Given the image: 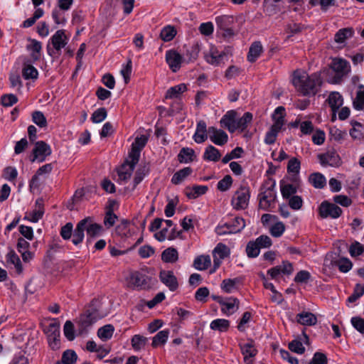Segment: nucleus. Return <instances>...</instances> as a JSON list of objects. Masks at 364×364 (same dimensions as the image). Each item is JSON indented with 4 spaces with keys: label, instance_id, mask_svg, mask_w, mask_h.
I'll return each instance as SVG.
<instances>
[{
    "label": "nucleus",
    "instance_id": "obj_1",
    "mask_svg": "<svg viewBox=\"0 0 364 364\" xmlns=\"http://www.w3.org/2000/svg\"><path fill=\"white\" fill-rule=\"evenodd\" d=\"M293 85L303 95H315L318 88L322 84L319 73H315L311 75L296 71L292 80Z\"/></svg>",
    "mask_w": 364,
    "mask_h": 364
},
{
    "label": "nucleus",
    "instance_id": "obj_2",
    "mask_svg": "<svg viewBox=\"0 0 364 364\" xmlns=\"http://www.w3.org/2000/svg\"><path fill=\"white\" fill-rule=\"evenodd\" d=\"M99 308V301L93 300L90 308L80 316L78 321V332L80 334L86 332L87 328L97 320L106 316V314L100 311Z\"/></svg>",
    "mask_w": 364,
    "mask_h": 364
},
{
    "label": "nucleus",
    "instance_id": "obj_3",
    "mask_svg": "<svg viewBox=\"0 0 364 364\" xmlns=\"http://www.w3.org/2000/svg\"><path fill=\"white\" fill-rule=\"evenodd\" d=\"M330 70L326 71V80L331 84H340L343 78L350 71L349 63L341 58H334L331 65Z\"/></svg>",
    "mask_w": 364,
    "mask_h": 364
},
{
    "label": "nucleus",
    "instance_id": "obj_4",
    "mask_svg": "<svg viewBox=\"0 0 364 364\" xmlns=\"http://www.w3.org/2000/svg\"><path fill=\"white\" fill-rule=\"evenodd\" d=\"M215 23L218 31L225 39H230L235 35L232 28L235 23V18L232 16L222 15L215 18Z\"/></svg>",
    "mask_w": 364,
    "mask_h": 364
},
{
    "label": "nucleus",
    "instance_id": "obj_5",
    "mask_svg": "<svg viewBox=\"0 0 364 364\" xmlns=\"http://www.w3.org/2000/svg\"><path fill=\"white\" fill-rule=\"evenodd\" d=\"M250 198V188L247 186H240L235 192L231 204L235 210H245L247 208Z\"/></svg>",
    "mask_w": 364,
    "mask_h": 364
},
{
    "label": "nucleus",
    "instance_id": "obj_6",
    "mask_svg": "<svg viewBox=\"0 0 364 364\" xmlns=\"http://www.w3.org/2000/svg\"><path fill=\"white\" fill-rule=\"evenodd\" d=\"M44 331L47 335L50 348L53 350H59L60 348V323L55 320L45 328Z\"/></svg>",
    "mask_w": 364,
    "mask_h": 364
},
{
    "label": "nucleus",
    "instance_id": "obj_7",
    "mask_svg": "<svg viewBox=\"0 0 364 364\" xmlns=\"http://www.w3.org/2000/svg\"><path fill=\"white\" fill-rule=\"evenodd\" d=\"M129 287L132 289H145L149 286V278L148 276L140 272H131L127 278Z\"/></svg>",
    "mask_w": 364,
    "mask_h": 364
},
{
    "label": "nucleus",
    "instance_id": "obj_8",
    "mask_svg": "<svg viewBox=\"0 0 364 364\" xmlns=\"http://www.w3.org/2000/svg\"><path fill=\"white\" fill-rule=\"evenodd\" d=\"M319 215L322 218H338L342 214V209L334 203L326 200L322 202L318 207Z\"/></svg>",
    "mask_w": 364,
    "mask_h": 364
},
{
    "label": "nucleus",
    "instance_id": "obj_9",
    "mask_svg": "<svg viewBox=\"0 0 364 364\" xmlns=\"http://www.w3.org/2000/svg\"><path fill=\"white\" fill-rule=\"evenodd\" d=\"M275 184L272 183L269 187L267 188L264 191L261 192L259 195V208L267 210L274 203L276 200V193L274 192Z\"/></svg>",
    "mask_w": 364,
    "mask_h": 364
},
{
    "label": "nucleus",
    "instance_id": "obj_10",
    "mask_svg": "<svg viewBox=\"0 0 364 364\" xmlns=\"http://www.w3.org/2000/svg\"><path fill=\"white\" fill-rule=\"evenodd\" d=\"M51 154V149L48 144L43 141H37L35 144V147L33 149L32 156L31 161L34 162L36 161L41 163L45 161L46 156Z\"/></svg>",
    "mask_w": 364,
    "mask_h": 364
},
{
    "label": "nucleus",
    "instance_id": "obj_11",
    "mask_svg": "<svg viewBox=\"0 0 364 364\" xmlns=\"http://www.w3.org/2000/svg\"><path fill=\"white\" fill-rule=\"evenodd\" d=\"M184 59L176 50L171 49L166 52V61L169 68L173 73H176L181 67Z\"/></svg>",
    "mask_w": 364,
    "mask_h": 364
},
{
    "label": "nucleus",
    "instance_id": "obj_12",
    "mask_svg": "<svg viewBox=\"0 0 364 364\" xmlns=\"http://www.w3.org/2000/svg\"><path fill=\"white\" fill-rule=\"evenodd\" d=\"M208 134L212 142L218 146H223L228 140V134L222 129H218L214 127L208 129Z\"/></svg>",
    "mask_w": 364,
    "mask_h": 364
},
{
    "label": "nucleus",
    "instance_id": "obj_13",
    "mask_svg": "<svg viewBox=\"0 0 364 364\" xmlns=\"http://www.w3.org/2000/svg\"><path fill=\"white\" fill-rule=\"evenodd\" d=\"M159 278L161 282L165 284L171 291L177 289L178 283L177 278L172 271L162 270L160 272Z\"/></svg>",
    "mask_w": 364,
    "mask_h": 364
},
{
    "label": "nucleus",
    "instance_id": "obj_14",
    "mask_svg": "<svg viewBox=\"0 0 364 364\" xmlns=\"http://www.w3.org/2000/svg\"><path fill=\"white\" fill-rule=\"evenodd\" d=\"M236 117L237 112L235 110H230L220 119L222 127L228 129L230 132H234L236 130Z\"/></svg>",
    "mask_w": 364,
    "mask_h": 364
},
{
    "label": "nucleus",
    "instance_id": "obj_15",
    "mask_svg": "<svg viewBox=\"0 0 364 364\" xmlns=\"http://www.w3.org/2000/svg\"><path fill=\"white\" fill-rule=\"evenodd\" d=\"M240 348L242 355H244V361L247 364H252L253 358L256 355L257 350L255 348L252 341L244 344H240Z\"/></svg>",
    "mask_w": 364,
    "mask_h": 364
},
{
    "label": "nucleus",
    "instance_id": "obj_16",
    "mask_svg": "<svg viewBox=\"0 0 364 364\" xmlns=\"http://www.w3.org/2000/svg\"><path fill=\"white\" fill-rule=\"evenodd\" d=\"M218 303L222 305L221 311L226 315H230L238 309L240 301L236 298L230 297L227 301L218 300Z\"/></svg>",
    "mask_w": 364,
    "mask_h": 364
},
{
    "label": "nucleus",
    "instance_id": "obj_17",
    "mask_svg": "<svg viewBox=\"0 0 364 364\" xmlns=\"http://www.w3.org/2000/svg\"><path fill=\"white\" fill-rule=\"evenodd\" d=\"M53 169V166L51 164H45L43 166H42L41 167H40L36 174L34 176H33L31 180V182H30V188L31 189H33V188H38L40 186V183H39V176H42V175H44V174H48L51 172Z\"/></svg>",
    "mask_w": 364,
    "mask_h": 364
},
{
    "label": "nucleus",
    "instance_id": "obj_18",
    "mask_svg": "<svg viewBox=\"0 0 364 364\" xmlns=\"http://www.w3.org/2000/svg\"><path fill=\"white\" fill-rule=\"evenodd\" d=\"M231 229L230 230H225L223 228H218L219 235H227L240 232L245 227V222L242 218L236 217L234 220L230 223Z\"/></svg>",
    "mask_w": 364,
    "mask_h": 364
},
{
    "label": "nucleus",
    "instance_id": "obj_19",
    "mask_svg": "<svg viewBox=\"0 0 364 364\" xmlns=\"http://www.w3.org/2000/svg\"><path fill=\"white\" fill-rule=\"evenodd\" d=\"M87 220H80L76 225L75 229L73 231L72 242L75 245L80 244L84 239V232L86 231V223Z\"/></svg>",
    "mask_w": 364,
    "mask_h": 364
},
{
    "label": "nucleus",
    "instance_id": "obj_20",
    "mask_svg": "<svg viewBox=\"0 0 364 364\" xmlns=\"http://www.w3.org/2000/svg\"><path fill=\"white\" fill-rule=\"evenodd\" d=\"M51 43L55 50L59 51L67 44V37L63 30H58L51 38Z\"/></svg>",
    "mask_w": 364,
    "mask_h": 364
},
{
    "label": "nucleus",
    "instance_id": "obj_21",
    "mask_svg": "<svg viewBox=\"0 0 364 364\" xmlns=\"http://www.w3.org/2000/svg\"><path fill=\"white\" fill-rule=\"evenodd\" d=\"M208 139V129L206 123L201 120L197 124L196 130L193 135L194 141L198 144L204 142Z\"/></svg>",
    "mask_w": 364,
    "mask_h": 364
},
{
    "label": "nucleus",
    "instance_id": "obj_22",
    "mask_svg": "<svg viewBox=\"0 0 364 364\" xmlns=\"http://www.w3.org/2000/svg\"><path fill=\"white\" fill-rule=\"evenodd\" d=\"M318 159L322 166H338L340 161L338 155L335 152L320 154Z\"/></svg>",
    "mask_w": 364,
    "mask_h": 364
},
{
    "label": "nucleus",
    "instance_id": "obj_23",
    "mask_svg": "<svg viewBox=\"0 0 364 364\" xmlns=\"http://www.w3.org/2000/svg\"><path fill=\"white\" fill-rule=\"evenodd\" d=\"M328 102L330 105V107L332 109V111L333 112V116L332 117V119L334 120L336 118V112L337 109H339L340 107L342 106L343 100L341 96V95L338 92H331L328 98Z\"/></svg>",
    "mask_w": 364,
    "mask_h": 364
},
{
    "label": "nucleus",
    "instance_id": "obj_24",
    "mask_svg": "<svg viewBox=\"0 0 364 364\" xmlns=\"http://www.w3.org/2000/svg\"><path fill=\"white\" fill-rule=\"evenodd\" d=\"M84 220H87L85 228L87 236L90 237H95L98 236L102 231V226L94 223L93 219L90 217L85 218Z\"/></svg>",
    "mask_w": 364,
    "mask_h": 364
},
{
    "label": "nucleus",
    "instance_id": "obj_25",
    "mask_svg": "<svg viewBox=\"0 0 364 364\" xmlns=\"http://www.w3.org/2000/svg\"><path fill=\"white\" fill-rule=\"evenodd\" d=\"M297 321L303 326H314L317 323V318L311 312L304 311L297 315Z\"/></svg>",
    "mask_w": 364,
    "mask_h": 364
},
{
    "label": "nucleus",
    "instance_id": "obj_26",
    "mask_svg": "<svg viewBox=\"0 0 364 364\" xmlns=\"http://www.w3.org/2000/svg\"><path fill=\"white\" fill-rule=\"evenodd\" d=\"M354 31L353 28H344L339 29L334 36V41L337 43H343L346 39L351 38L353 36Z\"/></svg>",
    "mask_w": 364,
    "mask_h": 364
},
{
    "label": "nucleus",
    "instance_id": "obj_27",
    "mask_svg": "<svg viewBox=\"0 0 364 364\" xmlns=\"http://www.w3.org/2000/svg\"><path fill=\"white\" fill-rule=\"evenodd\" d=\"M134 169V167L124 162L117 171L119 181L127 182L130 178Z\"/></svg>",
    "mask_w": 364,
    "mask_h": 364
},
{
    "label": "nucleus",
    "instance_id": "obj_28",
    "mask_svg": "<svg viewBox=\"0 0 364 364\" xmlns=\"http://www.w3.org/2000/svg\"><path fill=\"white\" fill-rule=\"evenodd\" d=\"M43 200L41 199H38L36 201V209L31 214V217L28 218L26 216L24 219H28L33 223H36L43 217Z\"/></svg>",
    "mask_w": 364,
    "mask_h": 364
},
{
    "label": "nucleus",
    "instance_id": "obj_29",
    "mask_svg": "<svg viewBox=\"0 0 364 364\" xmlns=\"http://www.w3.org/2000/svg\"><path fill=\"white\" fill-rule=\"evenodd\" d=\"M281 124L277 122V124H272L269 130L266 133L264 142L267 144H272L275 142L277 136L281 130Z\"/></svg>",
    "mask_w": 364,
    "mask_h": 364
},
{
    "label": "nucleus",
    "instance_id": "obj_30",
    "mask_svg": "<svg viewBox=\"0 0 364 364\" xmlns=\"http://www.w3.org/2000/svg\"><path fill=\"white\" fill-rule=\"evenodd\" d=\"M195 151L191 148H182L178 155V161L181 163H190L195 159Z\"/></svg>",
    "mask_w": 364,
    "mask_h": 364
},
{
    "label": "nucleus",
    "instance_id": "obj_31",
    "mask_svg": "<svg viewBox=\"0 0 364 364\" xmlns=\"http://www.w3.org/2000/svg\"><path fill=\"white\" fill-rule=\"evenodd\" d=\"M211 264V259L209 255H200L193 262V267L198 270L207 269Z\"/></svg>",
    "mask_w": 364,
    "mask_h": 364
},
{
    "label": "nucleus",
    "instance_id": "obj_32",
    "mask_svg": "<svg viewBox=\"0 0 364 364\" xmlns=\"http://www.w3.org/2000/svg\"><path fill=\"white\" fill-rule=\"evenodd\" d=\"M161 259L168 263H174L178 259V253L176 248L168 247L163 251Z\"/></svg>",
    "mask_w": 364,
    "mask_h": 364
},
{
    "label": "nucleus",
    "instance_id": "obj_33",
    "mask_svg": "<svg viewBox=\"0 0 364 364\" xmlns=\"http://www.w3.org/2000/svg\"><path fill=\"white\" fill-rule=\"evenodd\" d=\"M262 53V46L260 42H254L249 50L247 59L250 62H255Z\"/></svg>",
    "mask_w": 364,
    "mask_h": 364
},
{
    "label": "nucleus",
    "instance_id": "obj_34",
    "mask_svg": "<svg viewBox=\"0 0 364 364\" xmlns=\"http://www.w3.org/2000/svg\"><path fill=\"white\" fill-rule=\"evenodd\" d=\"M168 336L169 330L168 329L159 331L155 336L153 337L151 346L154 348H156L159 346L164 345L168 340Z\"/></svg>",
    "mask_w": 364,
    "mask_h": 364
},
{
    "label": "nucleus",
    "instance_id": "obj_35",
    "mask_svg": "<svg viewBox=\"0 0 364 364\" xmlns=\"http://www.w3.org/2000/svg\"><path fill=\"white\" fill-rule=\"evenodd\" d=\"M210 327L214 331L225 332L230 327V321L224 318H217L210 323Z\"/></svg>",
    "mask_w": 364,
    "mask_h": 364
},
{
    "label": "nucleus",
    "instance_id": "obj_36",
    "mask_svg": "<svg viewBox=\"0 0 364 364\" xmlns=\"http://www.w3.org/2000/svg\"><path fill=\"white\" fill-rule=\"evenodd\" d=\"M208 191L206 186H195L192 188H187L186 194L188 198H196L198 196L205 194Z\"/></svg>",
    "mask_w": 364,
    "mask_h": 364
},
{
    "label": "nucleus",
    "instance_id": "obj_37",
    "mask_svg": "<svg viewBox=\"0 0 364 364\" xmlns=\"http://www.w3.org/2000/svg\"><path fill=\"white\" fill-rule=\"evenodd\" d=\"M309 181L310 183L316 188H323L326 180L325 177L320 173H314L309 176Z\"/></svg>",
    "mask_w": 364,
    "mask_h": 364
},
{
    "label": "nucleus",
    "instance_id": "obj_38",
    "mask_svg": "<svg viewBox=\"0 0 364 364\" xmlns=\"http://www.w3.org/2000/svg\"><path fill=\"white\" fill-rule=\"evenodd\" d=\"M221 154L218 149L212 145H209L205 150L203 159L208 161H217L220 159Z\"/></svg>",
    "mask_w": 364,
    "mask_h": 364
},
{
    "label": "nucleus",
    "instance_id": "obj_39",
    "mask_svg": "<svg viewBox=\"0 0 364 364\" xmlns=\"http://www.w3.org/2000/svg\"><path fill=\"white\" fill-rule=\"evenodd\" d=\"M353 107L357 110L364 108V85H360L356 92V97L353 100Z\"/></svg>",
    "mask_w": 364,
    "mask_h": 364
},
{
    "label": "nucleus",
    "instance_id": "obj_40",
    "mask_svg": "<svg viewBox=\"0 0 364 364\" xmlns=\"http://www.w3.org/2000/svg\"><path fill=\"white\" fill-rule=\"evenodd\" d=\"M114 331V326L111 324H107L98 329L97 336L101 340L105 341L112 338Z\"/></svg>",
    "mask_w": 364,
    "mask_h": 364
},
{
    "label": "nucleus",
    "instance_id": "obj_41",
    "mask_svg": "<svg viewBox=\"0 0 364 364\" xmlns=\"http://www.w3.org/2000/svg\"><path fill=\"white\" fill-rule=\"evenodd\" d=\"M191 173L192 169L190 167L183 168L174 173L171 178V182L174 184H179Z\"/></svg>",
    "mask_w": 364,
    "mask_h": 364
},
{
    "label": "nucleus",
    "instance_id": "obj_42",
    "mask_svg": "<svg viewBox=\"0 0 364 364\" xmlns=\"http://www.w3.org/2000/svg\"><path fill=\"white\" fill-rule=\"evenodd\" d=\"M186 85L183 83L170 87L166 94V98H177L181 93L186 90Z\"/></svg>",
    "mask_w": 364,
    "mask_h": 364
},
{
    "label": "nucleus",
    "instance_id": "obj_43",
    "mask_svg": "<svg viewBox=\"0 0 364 364\" xmlns=\"http://www.w3.org/2000/svg\"><path fill=\"white\" fill-rule=\"evenodd\" d=\"M252 113L248 112H245L241 118L237 120L236 119V129H240L241 132H243L247 127V125L252 122Z\"/></svg>",
    "mask_w": 364,
    "mask_h": 364
},
{
    "label": "nucleus",
    "instance_id": "obj_44",
    "mask_svg": "<svg viewBox=\"0 0 364 364\" xmlns=\"http://www.w3.org/2000/svg\"><path fill=\"white\" fill-rule=\"evenodd\" d=\"M31 43L27 46V49L32 51L31 57L34 60H37L40 58V52L42 46L41 43L34 39L30 41Z\"/></svg>",
    "mask_w": 364,
    "mask_h": 364
},
{
    "label": "nucleus",
    "instance_id": "obj_45",
    "mask_svg": "<svg viewBox=\"0 0 364 364\" xmlns=\"http://www.w3.org/2000/svg\"><path fill=\"white\" fill-rule=\"evenodd\" d=\"M176 35V30L172 26H166L161 31L160 33L161 38L165 41L168 42L171 41Z\"/></svg>",
    "mask_w": 364,
    "mask_h": 364
},
{
    "label": "nucleus",
    "instance_id": "obj_46",
    "mask_svg": "<svg viewBox=\"0 0 364 364\" xmlns=\"http://www.w3.org/2000/svg\"><path fill=\"white\" fill-rule=\"evenodd\" d=\"M6 259L8 263H11L14 265L18 273H21L22 272L21 260L14 250H11L8 252L6 255Z\"/></svg>",
    "mask_w": 364,
    "mask_h": 364
},
{
    "label": "nucleus",
    "instance_id": "obj_47",
    "mask_svg": "<svg viewBox=\"0 0 364 364\" xmlns=\"http://www.w3.org/2000/svg\"><path fill=\"white\" fill-rule=\"evenodd\" d=\"M23 77L26 80L28 79H37L38 75V70L31 65L24 64L22 70Z\"/></svg>",
    "mask_w": 364,
    "mask_h": 364
},
{
    "label": "nucleus",
    "instance_id": "obj_48",
    "mask_svg": "<svg viewBox=\"0 0 364 364\" xmlns=\"http://www.w3.org/2000/svg\"><path fill=\"white\" fill-rule=\"evenodd\" d=\"M148 172L149 168L146 166H143L136 170L134 178L133 186L132 188V190H134L136 186L141 183Z\"/></svg>",
    "mask_w": 364,
    "mask_h": 364
},
{
    "label": "nucleus",
    "instance_id": "obj_49",
    "mask_svg": "<svg viewBox=\"0 0 364 364\" xmlns=\"http://www.w3.org/2000/svg\"><path fill=\"white\" fill-rule=\"evenodd\" d=\"M284 116H285V109L284 107H278L274 110L272 114V119L274 120L273 124H277V122L281 124V128L284 124Z\"/></svg>",
    "mask_w": 364,
    "mask_h": 364
},
{
    "label": "nucleus",
    "instance_id": "obj_50",
    "mask_svg": "<svg viewBox=\"0 0 364 364\" xmlns=\"http://www.w3.org/2000/svg\"><path fill=\"white\" fill-rule=\"evenodd\" d=\"M147 338L141 335H134L132 338V345L134 350H139L142 349L146 342Z\"/></svg>",
    "mask_w": 364,
    "mask_h": 364
},
{
    "label": "nucleus",
    "instance_id": "obj_51",
    "mask_svg": "<svg viewBox=\"0 0 364 364\" xmlns=\"http://www.w3.org/2000/svg\"><path fill=\"white\" fill-rule=\"evenodd\" d=\"M240 282L239 278L226 279L222 282L221 288L227 293H230L235 289L236 284Z\"/></svg>",
    "mask_w": 364,
    "mask_h": 364
},
{
    "label": "nucleus",
    "instance_id": "obj_52",
    "mask_svg": "<svg viewBox=\"0 0 364 364\" xmlns=\"http://www.w3.org/2000/svg\"><path fill=\"white\" fill-rule=\"evenodd\" d=\"M259 247L256 241H250L246 247V252L249 257H256L259 254Z\"/></svg>",
    "mask_w": 364,
    "mask_h": 364
},
{
    "label": "nucleus",
    "instance_id": "obj_53",
    "mask_svg": "<svg viewBox=\"0 0 364 364\" xmlns=\"http://www.w3.org/2000/svg\"><path fill=\"white\" fill-rule=\"evenodd\" d=\"M281 193L284 198H289L296 193V188L292 184L281 183Z\"/></svg>",
    "mask_w": 364,
    "mask_h": 364
},
{
    "label": "nucleus",
    "instance_id": "obj_54",
    "mask_svg": "<svg viewBox=\"0 0 364 364\" xmlns=\"http://www.w3.org/2000/svg\"><path fill=\"white\" fill-rule=\"evenodd\" d=\"M213 256L218 257L220 259H225L229 255V250L226 245L219 243L215 247L213 252Z\"/></svg>",
    "mask_w": 364,
    "mask_h": 364
},
{
    "label": "nucleus",
    "instance_id": "obj_55",
    "mask_svg": "<svg viewBox=\"0 0 364 364\" xmlns=\"http://www.w3.org/2000/svg\"><path fill=\"white\" fill-rule=\"evenodd\" d=\"M61 360L67 364H74L77 360V355L74 350H66L63 352Z\"/></svg>",
    "mask_w": 364,
    "mask_h": 364
},
{
    "label": "nucleus",
    "instance_id": "obj_56",
    "mask_svg": "<svg viewBox=\"0 0 364 364\" xmlns=\"http://www.w3.org/2000/svg\"><path fill=\"white\" fill-rule=\"evenodd\" d=\"M32 119L33 122L40 127H45L47 126L46 119L43 112L40 111H35L33 112Z\"/></svg>",
    "mask_w": 364,
    "mask_h": 364
},
{
    "label": "nucleus",
    "instance_id": "obj_57",
    "mask_svg": "<svg viewBox=\"0 0 364 364\" xmlns=\"http://www.w3.org/2000/svg\"><path fill=\"white\" fill-rule=\"evenodd\" d=\"M107 110L104 107H101L95 110L91 117L94 123H100L107 117Z\"/></svg>",
    "mask_w": 364,
    "mask_h": 364
},
{
    "label": "nucleus",
    "instance_id": "obj_58",
    "mask_svg": "<svg viewBox=\"0 0 364 364\" xmlns=\"http://www.w3.org/2000/svg\"><path fill=\"white\" fill-rule=\"evenodd\" d=\"M63 332L68 340L73 341L75 339L74 325L70 321H67L65 323Z\"/></svg>",
    "mask_w": 364,
    "mask_h": 364
},
{
    "label": "nucleus",
    "instance_id": "obj_59",
    "mask_svg": "<svg viewBox=\"0 0 364 364\" xmlns=\"http://www.w3.org/2000/svg\"><path fill=\"white\" fill-rule=\"evenodd\" d=\"M285 230V226L283 223L277 222L270 228V233L273 237H280Z\"/></svg>",
    "mask_w": 364,
    "mask_h": 364
},
{
    "label": "nucleus",
    "instance_id": "obj_60",
    "mask_svg": "<svg viewBox=\"0 0 364 364\" xmlns=\"http://www.w3.org/2000/svg\"><path fill=\"white\" fill-rule=\"evenodd\" d=\"M232 183V179L230 176H225L222 180L219 181L217 188L220 191H228Z\"/></svg>",
    "mask_w": 364,
    "mask_h": 364
},
{
    "label": "nucleus",
    "instance_id": "obj_61",
    "mask_svg": "<svg viewBox=\"0 0 364 364\" xmlns=\"http://www.w3.org/2000/svg\"><path fill=\"white\" fill-rule=\"evenodd\" d=\"M364 294V285L356 284L354 291L353 294H351L348 299V301L353 303L355 302L358 298L363 296Z\"/></svg>",
    "mask_w": 364,
    "mask_h": 364
},
{
    "label": "nucleus",
    "instance_id": "obj_62",
    "mask_svg": "<svg viewBox=\"0 0 364 364\" xmlns=\"http://www.w3.org/2000/svg\"><path fill=\"white\" fill-rule=\"evenodd\" d=\"M289 348L291 351L298 354H302L305 351V348L304 347L302 343L297 340H294L290 342L289 343Z\"/></svg>",
    "mask_w": 364,
    "mask_h": 364
},
{
    "label": "nucleus",
    "instance_id": "obj_63",
    "mask_svg": "<svg viewBox=\"0 0 364 364\" xmlns=\"http://www.w3.org/2000/svg\"><path fill=\"white\" fill-rule=\"evenodd\" d=\"M338 269L342 272H348L353 266L352 262L348 258H341L337 262Z\"/></svg>",
    "mask_w": 364,
    "mask_h": 364
},
{
    "label": "nucleus",
    "instance_id": "obj_64",
    "mask_svg": "<svg viewBox=\"0 0 364 364\" xmlns=\"http://www.w3.org/2000/svg\"><path fill=\"white\" fill-rule=\"evenodd\" d=\"M328 359L326 355L320 352H316L314 353L312 360L310 361L309 364H327Z\"/></svg>",
    "mask_w": 364,
    "mask_h": 364
}]
</instances>
